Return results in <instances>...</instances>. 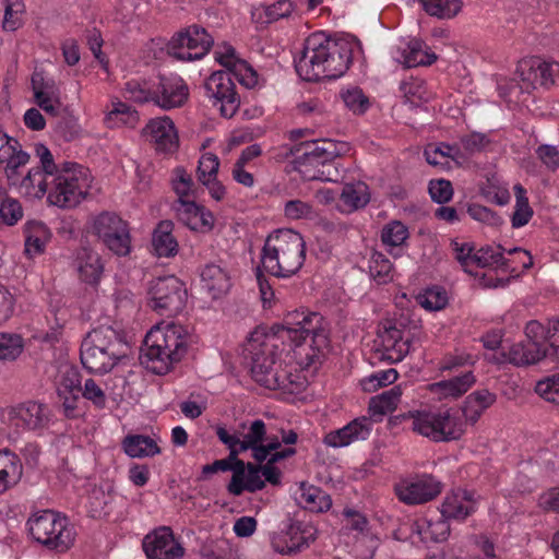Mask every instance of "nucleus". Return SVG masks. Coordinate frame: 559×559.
Returning a JSON list of instances; mask_svg holds the SVG:
<instances>
[{
    "mask_svg": "<svg viewBox=\"0 0 559 559\" xmlns=\"http://www.w3.org/2000/svg\"><path fill=\"white\" fill-rule=\"evenodd\" d=\"M231 75L227 71H216L205 82L206 96L224 118H231L240 104Z\"/></svg>",
    "mask_w": 559,
    "mask_h": 559,
    "instance_id": "obj_15",
    "label": "nucleus"
},
{
    "mask_svg": "<svg viewBox=\"0 0 559 559\" xmlns=\"http://www.w3.org/2000/svg\"><path fill=\"white\" fill-rule=\"evenodd\" d=\"M475 382L474 373L466 371L451 379L431 383L428 385V390L439 400H456L465 394Z\"/></svg>",
    "mask_w": 559,
    "mask_h": 559,
    "instance_id": "obj_29",
    "label": "nucleus"
},
{
    "mask_svg": "<svg viewBox=\"0 0 559 559\" xmlns=\"http://www.w3.org/2000/svg\"><path fill=\"white\" fill-rule=\"evenodd\" d=\"M22 352V340L17 335L0 333V359H15Z\"/></svg>",
    "mask_w": 559,
    "mask_h": 559,
    "instance_id": "obj_62",
    "label": "nucleus"
},
{
    "mask_svg": "<svg viewBox=\"0 0 559 559\" xmlns=\"http://www.w3.org/2000/svg\"><path fill=\"white\" fill-rule=\"evenodd\" d=\"M52 178L53 176H49L39 167H34L22 179L20 187L26 195L39 199L49 191L50 181L48 179L52 180Z\"/></svg>",
    "mask_w": 559,
    "mask_h": 559,
    "instance_id": "obj_43",
    "label": "nucleus"
},
{
    "mask_svg": "<svg viewBox=\"0 0 559 559\" xmlns=\"http://www.w3.org/2000/svg\"><path fill=\"white\" fill-rule=\"evenodd\" d=\"M58 395L80 394L81 376L76 368L70 365H61L55 379Z\"/></svg>",
    "mask_w": 559,
    "mask_h": 559,
    "instance_id": "obj_46",
    "label": "nucleus"
},
{
    "mask_svg": "<svg viewBox=\"0 0 559 559\" xmlns=\"http://www.w3.org/2000/svg\"><path fill=\"white\" fill-rule=\"evenodd\" d=\"M407 418L415 432L435 442L459 440L465 433V424L450 408L413 411Z\"/></svg>",
    "mask_w": 559,
    "mask_h": 559,
    "instance_id": "obj_10",
    "label": "nucleus"
},
{
    "mask_svg": "<svg viewBox=\"0 0 559 559\" xmlns=\"http://www.w3.org/2000/svg\"><path fill=\"white\" fill-rule=\"evenodd\" d=\"M477 509L475 493L466 489H455L449 492L441 504V514L447 520H464Z\"/></svg>",
    "mask_w": 559,
    "mask_h": 559,
    "instance_id": "obj_25",
    "label": "nucleus"
},
{
    "mask_svg": "<svg viewBox=\"0 0 559 559\" xmlns=\"http://www.w3.org/2000/svg\"><path fill=\"white\" fill-rule=\"evenodd\" d=\"M424 10L430 16L452 19L462 9L461 0H420Z\"/></svg>",
    "mask_w": 559,
    "mask_h": 559,
    "instance_id": "obj_49",
    "label": "nucleus"
},
{
    "mask_svg": "<svg viewBox=\"0 0 559 559\" xmlns=\"http://www.w3.org/2000/svg\"><path fill=\"white\" fill-rule=\"evenodd\" d=\"M399 378L395 369L379 370L361 380V386L365 392H374L382 386L394 383Z\"/></svg>",
    "mask_w": 559,
    "mask_h": 559,
    "instance_id": "obj_57",
    "label": "nucleus"
},
{
    "mask_svg": "<svg viewBox=\"0 0 559 559\" xmlns=\"http://www.w3.org/2000/svg\"><path fill=\"white\" fill-rule=\"evenodd\" d=\"M92 185L90 170L75 163H63L48 191V201L58 207H74L88 193Z\"/></svg>",
    "mask_w": 559,
    "mask_h": 559,
    "instance_id": "obj_8",
    "label": "nucleus"
},
{
    "mask_svg": "<svg viewBox=\"0 0 559 559\" xmlns=\"http://www.w3.org/2000/svg\"><path fill=\"white\" fill-rule=\"evenodd\" d=\"M148 294L151 308L162 316L180 312L187 298L183 283L173 275L153 281Z\"/></svg>",
    "mask_w": 559,
    "mask_h": 559,
    "instance_id": "obj_12",
    "label": "nucleus"
},
{
    "mask_svg": "<svg viewBox=\"0 0 559 559\" xmlns=\"http://www.w3.org/2000/svg\"><path fill=\"white\" fill-rule=\"evenodd\" d=\"M26 525L32 538L46 549L66 552L75 543L74 525L58 512L51 510L35 512L28 518Z\"/></svg>",
    "mask_w": 559,
    "mask_h": 559,
    "instance_id": "obj_7",
    "label": "nucleus"
},
{
    "mask_svg": "<svg viewBox=\"0 0 559 559\" xmlns=\"http://www.w3.org/2000/svg\"><path fill=\"white\" fill-rule=\"evenodd\" d=\"M203 289L213 298L225 296L231 287L229 272L223 266L214 263L206 264L201 272Z\"/></svg>",
    "mask_w": 559,
    "mask_h": 559,
    "instance_id": "obj_32",
    "label": "nucleus"
},
{
    "mask_svg": "<svg viewBox=\"0 0 559 559\" xmlns=\"http://www.w3.org/2000/svg\"><path fill=\"white\" fill-rule=\"evenodd\" d=\"M23 475L20 457L11 451H0V495L15 486Z\"/></svg>",
    "mask_w": 559,
    "mask_h": 559,
    "instance_id": "obj_38",
    "label": "nucleus"
},
{
    "mask_svg": "<svg viewBox=\"0 0 559 559\" xmlns=\"http://www.w3.org/2000/svg\"><path fill=\"white\" fill-rule=\"evenodd\" d=\"M376 346L379 358L391 364L402 361L411 348L409 338L405 337L403 331L390 322H385L379 328Z\"/></svg>",
    "mask_w": 559,
    "mask_h": 559,
    "instance_id": "obj_16",
    "label": "nucleus"
},
{
    "mask_svg": "<svg viewBox=\"0 0 559 559\" xmlns=\"http://www.w3.org/2000/svg\"><path fill=\"white\" fill-rule=\"evenodd\" d=\"M142 135L162 152H171L178 146L175 124L166 116L151 119L142 130Z\"/></svg>",
    "mask_w": 559,
    "mask_h": 559,
    "instance_id": "obj_22",
    "label": "nucleus"
},
{
    "mask_svg": "<svg viewBox=\"0 0 559 559\" xmlns=\"http://www.w3.org/2000/svg\"><path fill=\"white\" fill-rule=\"evenodd\" d=\"M370 432L371 421L367 417H359L346 426L326 433L323 442L331 448H343L353 442L366 440Z\"/></svg>",
    "mask_w": 559,
    "mask_h": 559,
    "instance_id": "obj_23",
    "label": "nucleus"
},
{
    "mask_svg": "<svg viewBox=\"0 0 559 559\" xmlns=\"http://www.w3.org/2000/svg\"><path fill=\"white\" fill-rule=\"evenodd\" d=\"M476 267H509L501 247H485L474 253V269Z\"/></svg>",
    "mask_w": 559,
    "mask_h": 559,
    "instance_id": "obj_50",
    "label": "nucleus"
},
{
    "mask_svg": "<svg viewBox=\"0 0 559 559\" xmlns=\"http://www.w3.org/2000/svg\"><path fill=\"white\" fill-rule=\"evenodd\" d=\"M215 60L221 63L226 71L246 87H253L258 83L257 72L245 60L236 56L234 47L228 44L218 45L214 51Z\"/></svg>",
    "mask_w": 559,
    "mask_h": 559,
    "instance_id": "obj_20",
    "label": "nucleus"
},
{
    "mask_svg": "<svg viewBox=\"0 0 559 559\" xmlns=\"http://www.w3.org/2000/svg\"><path fill=\"white\" fill-rule=\"evenodd\" d=\"M402 386L395 385L379 395L373 396L369 403V412L372 416H383L394 412L402 397Z\"/></svg>",
    "mask_w": 559,
    "mask_h": 559,
    "instance_id": "obj_45",
    "label": "nucleus"
},
{
    "mask_svg": "<svg viewBox=\"0 0 559 559\" xmlns=\"http://www.w3.org/2000/svg\"><path fill=\"white\" fill-rule=\"evenodd\" d=\"M322 322V317L317 312L294 311L287 313L284 324L277 326L273 334L265 335L261 341L258 335L253 336L248 344L252 378L266 389L278 388L276 376L282 365L276 360V349L280 342L290 343L301 367L308 368L320 362L329 346Z\"/></svg>",
    "mask_w": 559,
    "mask_h": 559,
    "instance_id": "obj_1",
    "label": "nucleus"
},
{
    "mask_svg": "<svg viewBox=\"0 0 559 559\" xmlns=\"http://www.w3.org/2000/svg\"><path fill=\"white\" fill-rule=\"evenodd\" d=\"M370 275L378 284H385L393 278L391 261L380 252H374L369 262Z\"/></svg>",
    "mask_w": 559,
    "mask_h": 559,
    "instance_id": "obj_55",
    "label": "nucleus"
},
{
    "mask_svg": "<svg viewBox=\"0 0 559 559\" xmlns=\"http://www.w3.org/2000/svg\"><path fill=\"white\" fill-rule=\"evenodd\" d=\"M25 249L28 258H33L44 252L46 243L50 239L48 227L38 221H28L24 225Z\"/></svg>",
    "mask_w": 559,
    "mask_h": 559,
    "instance_id": "obj_39",
    "label": "nucleus"
},
{
    "mask_svg": "<svg viewBox=\"0 0 559 559\" xmlns=\"http://www.w3.org/2000/svg\"><path fill=\"white\" fill-rule=\"evenodd\" d=\"M264 487L261 469L249 463L236 460L233 467L231 480L228 485L229 493L240 496L243 491L254 492Z\"/></svg>",
    "mask_w": 559,
    "mask_h": 559,
    "instance_id": "obj_24",
    "label": "nucleus"
},
{
    "mask_svg": "<svg viewBox=\"0 0 559 559\" xmlns=\"http://www.w3.org/2000/svg\"><path fill=\"white\" fill-rule=\"evenodd\" d=\"M521 88H548L559 79V62L532 59L520 64Z\"/></svg>",
    "mask_w": 559,
    "mask_h": 559,
    "instance_id": "obj_19",
    "label": "nucleus"
},
{
    "mask_svg": "<svg viewBox=\"0 0 559 559\" xmlns=\"http://www.w3.org/2000/svg\"><path fill=\"white\" fill-rule=\"evenodd\" d=\"M305 258L304 238L292 229H278L269 235L261 253L264 270L276 277L296 274Z\"/></svg>",
    "mask_w": 559,
    "mask_h": 559,
    "instance_id": "obj_4",
    "label": "nucleus"
},
{
    "mask_svg": "<svg viewBox=\"0 0 559 559\" xmlns=\"http://www.w3.org/2000/svg\"><path fill=\"white\" fill-rule=\"evenodd\" d=\"M213 41V37L205 28L191 25L171 37L167 44V51L178 60L193 61L203 58Z\"/></svg>",
    "mask_w": 559,
    "mask_h": 559,
    "instance_id": "obj_14",
    "label": "nucleus"
},
{
    "mask_svg": "<svg viewBox=\"0 0 559 559\" xmlns=\"http://www.w3.org/2000/svg\"><path fill=\"white\" fill-rule=\"evenodd\" d=\"M124 453L133 459L150 457L159 454L156 441L144 435H129L122 440Z\"/></svg>",
    "mask_w": 559,
    "mask_h": 559,
    "instance_id": "obj_41",
    "label": "nucleus"
},
{
    "mask_svg": "<svg viewBox=\"0 0 559 559\" xmlns=\"http://www.w3.org/2000/svg\"><path fill=\"white\" fill-rule=\"evenodd\" d=\"M24 212L21 203L0 190V228L12 227L23 218Z\"/></svg>",
    "mask_w": 559,
    "mask_h": 559,
    "instance_id": "obj_47",
    "label": "nucleus"
},
{
    "mask_svg": "<svg viewBox=\"0 0 559 559\" xmlns=\"http://www.w3.org/2000/svg\"><path fill=\"white\" fill-rule=\"evenodd\" d=\"M188 331L177 323H159L145 335L142 362L154 373H167L188 348Z\"/></svg>",
    "mask_w": 559,
    "mask_h": 559,
    "instance_id": "obj_3",
    "label": "nucleus"
},
{
    "mask_svg": "<svg viewBox=\"0 0 559 559\" xmlns=\"http://www.w3.org/2000/svg\"><path fill=\"white\" fill-rule=\"evenodd\" d=\"M176 211L179 219L192 230L206 233L213 227L212 213L192 201L181 200Z\"/></svg>",
    "mask_w": 559,
    "mask_h": 559,
    "instance_id": "obj_28",
    "label": "nucleus"
},
{
    "mask_svg": "<svg viewBox=\"0 0 559 559\" xmlns=\"http://www.w3.org/2000/svg\"><path fill=\"white\" fill-rule=\"evenodd\" d=\"M76 269L83 282L94 285L100 280L104 265L96 251L83 248L78 252Z\"/></svg>",
    "mask_w": 559,
    "mask_h": 559,
    "instance_id": "obj_37",
    "label": "nucleus"
},
{
    "mask_svg": "<svg viewBox=\"0 0 559 559\" xmlns=\"http://www.w3.org/2000/svg\"><path fill=\"white\" fill-rule=\"evenodd\" d=\"M143 550L148 559H180L185 555V548L168 526L148 533L143 539Z\"/></svg>",
    "mask_w": 559,
    "mask_h": 559,
    "instance_id": "obj_18",
    "label": "nucleus"
},
{
    "mask_svg": "<svg viewBox=\"0 0 559 559\" xmlns=\"http://www.w3.org/2000/svg\"><path fill=\"white\" fill-rule=\"evenodd\" d=\"M93 233L115 254L124 257L131 250L128 224L117 214L104 212L93 221Z\"/></svg>",
    "mask_w": 559,
    "mask_h": 559,
    "instance_id": "obj_13",
    "label": "nucleus"
},
{
    "mask_svg": "<svg viewBox=\"0 0 559 559\" xmlns=\"http://www.w3.org/2000/svg\"><path fill=\"white\" fill-rule=\"evenodd\" d=\"M174 224L160 222L153 233L152 245L158 257L171 258L178 253V241L173 235Z\"/></svg>",
    "mask_w": 559,
    "mask_h": 559,
    "instance_id": "obj_40",
    "label": "nucleus"
},
{
    "mask_svg": "<svg viewBox=\"0 0 559 559\" xmlns=\"http://www.w3.org/2000/svg\"><path fill=\"white\" fill-rule=\"evenodd\" d=\"M395 59L407 68L429 66L437 60V56L420 39L412 38L402 43L397 49Z\"/></svg>",
    "mask_w": 559,
    "mask_h": 559,
    "instance_id": "obj_31",
    "label": "nucleus"
},
{
    "mask_svg": "<svg viewBox=\"0 0 559 559\" xmlns=\"http://www.w3.org/2000/svg\"><path fill=\"white\" fill-rule=\"evenodd\" d=\"M424 154L427 163L433 166L445 165L449 158L456 164L465 162L464 154L460 148L447 143L429 144L425 148Z\"/></svg>",
    "mask_w": 559,
    "mask_h": 559,
    "instance_id": "obj_44",
    "label": "nucleus"
},
{
    "mask_svg": "<svg viewBox=\"0 0 559 559\" xmlns=\"http://www.w3.org/2000/svg\"><path fill=\"white\" fill-rule=\"evenodd\" d=\"M416 301L428 311H439L447 306L448 295L443 288L435 286L418 294Z\"/></svg>",
    "mask_w": 559,
    "mask_h": 559,
    "instance_id": "obj_53",
    "label": "nucleus"
},
{
    "mask_svg": "<svg viewBox=\"0 0 559 559\" xmlns=\"http://www.w3.org/2000/svg\"><path fill=\"white\" fill-rule=\"evenodd\" d=\"M140 117L135 109L118 98H111L104 110V124L109 129L135 128Z\"/></svg>",
    "mask_w": 559,
    "mask_h": 559,
    "instance_id": "obj_30",
    "label": "nucleus"
},
{
    "mask_svg": "<svg viewBox=\"0 0 559 559\" xmlns=\"http://www.w3.org/2000/svg\"><path fill=\"white\" fill-rule=\"evenodd\" d=\"M515 191V205L514 212L511 217L512 227L521 228L525 226L533 216V210L528 204V200L526 198V191L521 185L514 186Z\"/></svg>",
    "mask_w": 559,
    "mask_h": 559,
    "instance_id": "obj_52",
    "label": "nucleus"
},
{
    "mask_svg": "<svg viewBox=\"0 0 559 559\" xmlns=\"http://www.w3.org/2000/svg\"><path fill=\"white\" fill-rule=\"evenodd\" d=\"M397 498L406 504H421L435 499L441 492V483L431 475L403 479L395 485Z\"/></svg>",
    "mask_w": 559,
    "mask_h": 559,
    "instance_id": "obj_17",
    "label": "nucleus"
},
{
    "mask_svg": "<svg viewBox=\"0 0 559 559\" xmlns=\"http://www.w3.org/2000/svg\"><path fill=\"white\" fill-rule=\"evenodd\" d=\"M287 531L293 554L308 548L316 540L318 534L317 527L307 521L293 522L287 526Z\"/></svg>",
    "mask_w": 559,
    "mask_h": 559,
    "instance_id": "obj_42",
    "label": "nucleus"
},
{
    "mask_svg": "<svg viewBox=\"0 0 559 559\" xmlns=\"http://www.w3.org/2000/svg\"><path fill=\"white\" fill-rule=\"evenodd\" d=\"M412 530L424 543L443 542L450 534L448 520L442 515L436 519L427 516L420 518L414 522Z\"/></svg>",
    "mask_w": 559,
    "mask_h": 559,
    "instance_id": "obj_34",
    "label": "nucleus"
},
{
    "mask_svg": "<svg viewBox=\"0 0 559 559\" xmlns=\"http://www.w3.org/2000/svg\"><path fill=\"white\" fill-rule=\"evenodd\" d=\"M489 143L490 140L487 134L472 132L460 138L457 147L464 155L473 156L477 153L484 152ZM464 158L466 159V156H464Z\"/></svg>",
    "mask_w": 559,
    "mask_h": 559,
    "instance_id": "obj_56",
    "label": "nucleus"
},
{
    "mask_svg": "<svg viewBox=\"0 0 559 559\" xmlns=\"http://www.w3.org/2000/svg\"><path fill=\"white\" fill-rule=\"evenodd\" d=\"M127 342L120 332L109 325H100L83 340L80 357L87 371L104 374L127 355Z\"/></svg>",
    "mask_w": 559,
    "mask_h": 559,
    "instance_id": "obj_6",
    "label": "nucleus"
},
{
    "mask_svg": "<svg viewBox=\"0 0 559 559\" xmlns=\"http://www.w3.org/2000/svg\"><path fill=\"white\" fill-rule=\"evenodd\" d=\"M82 396L97 408H104L107 403V396L104 389L93 379H87L81 390Z\"/></svg>",
    "mask_w": 559,
    "mask_h": 559,
    "instance_id": "obj_64",
    "label": "nucleus"
},
{
    "mask_svg": "<svg viewBox=\"0 0 559 559\" xmlns=\"http://www.w3.org/2000/svg\"><path fill=\"white\" fill-rule=\"evenodd\" d=\"M408 238V228L400 221H391L381 229V241L389 251H392L394 248H401Z\"/></svg>",
    "mask_w": 559,
    "mask_h": 559,
    "instance_id": "obj_48",
    "label": "nucleus"
},
{
    "mask_svg": "<svg viewBox=\"0 0 559 559\" xmlns=\"http://www.w3.org/2000/svg\"><path fill=\"white\" fill-rule=\"evenodd\" d=\"M497 395L487 389L472 392L464 401L463 416L465 423L474 425L478 421L483 413L495 404Z\"/></svg>",
    "mask_w": 559,
    "mask_h": 559,
    "instance_id": "obj_36",
    "label": "nucleus"
},
{
    "mask_svg": "<svg viewBox=\"0 0 559 559\" xmlns=\"http://www.w3.org/2000/svg\"><path fill=\"white\" fill-rule=\"evenodd\" d=\"M188 98V87L179 76L162 78L155 91V103L164 109L183 105Z\"/></svg>",
    "mask_w": 559,
    "mask_h": 559,
    "instance_id": "obj_27",
    "label": "nucleus"
},
{
    "mask_svg": "<svg viewBox=\"0 0 559 559\" xmlns=\"http://www.w3.org/2000/svg\"><path fill=\"white\" fill-rule=\"evenodd\" d=\"M296 453V450L292 447H287L282 450H275L273 451L269 457L265 460L267 463L261 467L262 476L267 480L269 483L273 485H277L280 483L281 478V472L277 467L274 466V463L287 459L289 456H293Z\"/></svg>",
    "mask_w": 559,
    "mask_h": 559,
    "instance_id": "obj_54",
    "label": "nucleus"
},
{
    "mask_svg": "<svg viewBox=\"0 0 559 559\" xmlns=\"http://www.w3.org/2000/svg\"><path fill=\"white\" fill-rule=\"evenodd\" d=\"M451 246L457 262L462 265L465 272L472 274L474 272L475 253L473 247L467 242H460L457 240H453Z\"/></svg>",
    "mask_w": 559,
    "mask_h": 559,
    "instance_id": "obj_63",
    "label": "nucleus"
},
{
    "mask_svg": "<svg viewBox=\"0 0 559 559\" xmlns=\"http://www.w3.org/2000/svg\"><path fill=\"white\" fill-rule=\"evenodd\" d=\"M477 356L465 350H455L445 355L440 362V370H454L476 362Z\"/></svg>",
    "mask_w": 559,
    "mask_h": 559,
    "instance_id": "obj_61",
    "label": "nucleus"
},
{
    "mask_svg": "<svg viewBox=\"0 0 559 559\" xmlns=\"http://www.w3.org/2000/svg\"><path fill=\"white\" fill-rule=\"evenodd\" d=\"M219 167V159L213 153H204L198 165V179L200 182H209V180L216 178Z\"/></svg>",
    "mask_w": 559,
    "mask_h": 559,
    "instance_id": "obj_60",
    "label": "nucleus"
},
{
    "mask_svg": "<svg viewBox=\"0 0 559 559\" xmlns=\"http://www.w3.org/2000/svg\"><path fill=\"white\" fill-rule=\"evenodd\" d=\"M9 418L16 427L28 430L45 428L50 418L47 405L37 402H26L9 409Z\"/></svg>",
    "mask_w": 559,
    "mask_h": 559,
    "instance_id": "obj_21",
    "label": "nucleus"
},
{
    "mask_svg": "<svg viewBox=\"0 0 559 559\" xmlns=\"http://www.w3.org/2000/svg\"><path fill=\"white\" fill-rule=\"evenodd\" d=\"M242 440L246 451L251 450L255 461L264 462L273 451L281 448L282 443L286 445L295 444L298 435L293 429L267 432L264 421L255 419L250 424Z\"/></svg>",
    "mask_w": 559,
    "mask_h": 559,
    "instance_id": "obj_11",
    "label": "nucleus"
},
{
    "mask_svg": "<svg viewBox=\"0 0 559 559\" xmlns=\"http://www.w3.org/2000/svg\"><path fill=\"white\" fill-rule=\"evenodd\" d=\"M295 169L305 180L334 181L338 175L332 162L340 156L337 144L330 140L306 142L297 150Z\"/></svg>",
    "mask_w": 559,
    "mask_h": 559,
    "instance_id": "obj_9",
    "label": "nucleus"
},
{
    "mask_svg": "<svg viewBox=\"0 0 559 559\" xmlns=\"http://www.w3.org/2000/svg\"><path fill=\"white\" fill-rule=\"evenodd\" d=\"M29 154L23 151L21 143L13 136L0 130V164H5V173L11 180L17 168L25 166Z\"/></svg>",
    "mask_w": 559,
    "mask_h": 559,
    "instance_id": "obj_26",
    "label": "nucleus"
},
{
    "mask_svg": "<svg viewBox=\"0 0 559 559\" xmlns=\"http://www.w3.org/2000/svg\"><path fill=\"white\" fill-rule=\"evenodd\" d=\"M296 502L311 512H325L332 507L331 497L321 488L300 483L294 491Z\"/></svg>",
    "mask_w": 559,
    "mask_h": 559,
    "instance_id": "obj_33",
    "label": "nucleus"
},
{
    "mask_svg": "<svg viewBox=\"0 0 559 559\" xmlns=\"http://www.w3.org/2000/svg\"><path fill=\"white\" fill-rule=\"evenodd\" d=\"M124 96L131 102L143 104L150 100L155 102V91H152L147 82L129 81L124 86Z\"/></svg>",
    "mask_w": 559,
    "mask_h": 559,
    "instance_id": "obj_58",
    "label": "nucleus"
},
{
    "mask_svg": "<svg viewBox=\"0 0 559 559\" xmlns=\"http://www.w3.org/2000/svg\"><path fill=\"white\" fill-rule=\"evenodd\" d=\"M360 53L361 45L354 36L330 37L318 32L306 39L295 67L306 81L334 80L344 75Z\"/></svg>",
    "mask_w": 559,
    "mask_h": 559,
    "instance_id": "obj_2",
    "label": "nucleus"
},
{
    "mask_svg": "<svg viewBox=\"0 0 559 559\" xmlns=\"http://www.w3.org/2000/svg\"><path fill=\"white\" fill-rule=\"evenodd\" d=\"M370 201L369 188L365 182L346 183L340 194L337 209L342 213H352L365 207Z\"/></svg>",
    "mask_w": 559,
    "mask_h": 559,
    "instance_id": "obj_35",
    "label": "nucleus"
},
{
    "mask_svg": "<svg viewBox=\"0 0 559 559\" xmlns=\"http://www.w3.org/2000/svg\"><path fill=\"white\" fill-rule=\"evenodd\" d=\"M535 391L545 401L559 405V373L538 381Z\"/></svg>",
    "mask_w": 559,
    "mask_h": 559,
    "instance_id": "obj_59",
    "label": "nucleus"
},
{
    "mask_svg": "<svg viewBox=\"0 0 559 559\" xmlns=\"http://www.w3.org/2000/svg\"><path fill=\"white\" fill-rule=\"evenodd\" d=\"M345 107L355 115L365 114L370 107V100L360 87L350 86L340 92Z\"/></svg>",
    "mask_w": 559,
    "mask_h": 559,
    "instance_id": "obj_51",
    "label": "nucleus"
},
{
    "mask_svg": "<svg viewBox=\"0 0 559 559\" xmlns=\"http://www.w3.org/2000/svg\"><path fill=\"white\" fill-rule=\"evenodd\" d=\"M525 342H519L504 353L506 360L515 366H527L552 357L559 361V320H552L544 325L537 320L526 323L524 329Z\"/></svg>",
    "mask_w": 559,
    "mask_h": 559,
    "instance_id": "obj_5",
    "label": "nucleus"
}]
</instances>
